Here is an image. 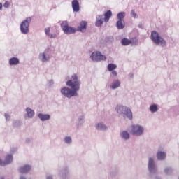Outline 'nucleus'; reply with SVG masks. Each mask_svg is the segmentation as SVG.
<instances>
[{
  "instance_id": "1",
  "label": "nucleus",
  "mask_w": 179,
  "mask_h": 179,
  "mask_svg": "<svg viewBox=\"0 0 179 179\" xmlns=\"http://www.w3.org/2000/svg\"><path fill=\"white\" fill-rule=\"evenodd\" d=\"M66 85L68 87H64L60 90L61 94L67 99L78 96V92L80 90V85H82L78 74H73L71 79L66 81Z\"/></svg>"
},
{
  "instance_id": "2",
  "label": "nucleus",
  "mask_w": 179,
  "mask_h": 179,
  "mask_svg": "<svg viewBox=\"0 0 179 179\" xmlns=\"http://www.w3.org/2000/svg\"><path fill=\"white\" fill-rule=\"evenodd\" d=\"M115 110L119 116H122L124 118L127 117L130 120H132V113L131 110L127 108V106H124L123 105H117Z\"/></svg>"
},
{
  "instance_id": "3",
  "label": "nucleus",
  "mask_w": 179,
  "mask_h": 179,
  "mask_svg": "<svg viewBox=\"0 0 179 179\" xmlns=\"http://www.w3.org/2000/svg\"><path fill=\"white\" fill-rule=\"evenodd\" d=\"M151 40L155 43L156 45H161L162 47L166 46V41L162 37H161L158 32L156 31H152L151 32Z\"/></svg>"
},
{
  "instance_id": "4",
  "label": "nucleus",
  "mask_w": 179,
  "mask_h": 179,
  "mask_svg": "<svg viewBox=\"0 0 179 179\" xmlns=\"http://www.w3.org/2000/svg\"><path fill=\"white\" fill-rule=\"evenodd\" d=\"M32 17H27L20 23V29L22 34H28L29 33V27L31 23Z\"/></svg>"
},
{
  "instance_id": "5",
  "label": "nucleus",
  "mask_w": 179,
  "mask_h": 179,
  "mask_svg": "<svg viewBox=\"0 0 179 179\" xmlns=\"http://www.w3.org/2000/svg\"><path fill=\"white\" fill-rule=\"evenodd\" d=\"M145 129L139 124H134L131 127V134L134 136H141L144 133Z\"/></svg>"
},
{
  "instance_id": "6",
  "label": "nucleus",
  "mask_w": 179,
  "mask_h": 179,
  "mask_svg": "<svg viewBox=\"0 0 179 179\" xmlns=\"http://www.w3.org/2000/svg\"><path fill=\"white\" fill-rule=\"evenodd\" d=\"M148 170L150 173V179L151 178V175L155 174L157 171V166L155 162V159L152 157H150L148 159Z\"/></svg>"
},
{
  "instance_id": "7",
  "label": "nucleus",
  "mask_w": 179,
  "mask_h": 179,
  "mask_svg": "<svg viewBox=\"0 0 179 179\" xmlns=\"http://www.w3.org/2000/svg\"><path fill=\"white\" fill-rule=\"evenodd\" d=\"M90 59L94 62H100L101 61L107 60V57L104 55H101V52H92L90 55Z\"/></svg>"
},
{
  "instance_id": "8",
  "label": "nucleus",
  "mask_w": 179,
  "mask_h": 179,
  "mask_svg": "<svg viewBox=\"0 0 179 179\" xmlns=\"http://www.w3.org/2000/svg\"><path fill=\"white\" fill-rule=\"evenodd\" d=\"M59 176L62 179H68L69 178V169L68 166H64L59 172Z\"/></svg>"
},
{
  "instance_id": "9",
  "label": "nucleus",
  "mask_w": 179,
  "mask_h": 179,
  "mask_svg": "<svg viewBox=\"0 0 179 179\" xmlns=\"http://www.w3.org/2000/svg\"><path fill=\"white\" fill-rule=\"evenodd\" d=\"M94 127L99 131H107V130H108V127H107V125H106L103 122L96 123Z\"/></svg>"
},
{
  "instance_id": "10",
  "label": "nucleus",
  "mask_w": 179,
  "mask_h": 179,
  "mask_svg": "<svg viewBox=\"0 0 179 179\" xmlns=\"http://www.w3.org/2000/svg\"><path fill=\"white\" fill-rule=\"evenodd\" d=\"M13 161V157L12 155H8L6 157L5 161L3 162L1 159H0V166H5L6 165H8L11 164Z\"/></svg>"
},
{
  "instance_id": "11",
  "label": "nucleus",
  "mask_w": 179,
  "mask_h": 179,
  "mask_svg": "<svg viewBox=\"0 0 179 179\" xmlns=\"http://www.w3.org/2000/svg\"><path fill=\"white\" fill-rule=\"evenodd\" d=\"M31 170V166L30 165H24L18 169V172L22 174L29 173Z\"/></svg>"
},
{
  "instance_id": "12",
  "label": "nucleus",
  "mask_w": 179,
  "mask_h": 179,
  "mask_svg": "<svg viewBox=\"0 0 179 179\" xmlns=\"http://www.w3.org/2000/svg\"><path fill=\"white\" fill-rule=\"evenodd\" d=\"M38 59L42 62H48L50 60V55H46L45 52L39 53Z\"/></svg>"
},
{
  "instance_id": "13",
  "label": "nucleus",
  "mask_w": 179,
  "mask_h": 179,
  "mask_svg": "<svg viewBox=\"0 0 179 179\" xmlns=\"http://www.w3.org/2000/svg\"><path fill=\"white\" fill-rule=\"evenodd\" d=\"M87 27V22L82 20L80 22V25L77 27V30L80 32L85 33Z\"/></svg>"
},
{
  "instance_id": "14",
  "label": "nucleus",
  "mask_w": 179,
  "mask_h": 179,
  "mask_svg": "<svg viewBox=\"0 0 179 179\" xmlns=\"http://www.w3.org/2000/svg\"><path fill=\"white\" fill-rule=\"evenodd\" d=\"M85 124V115H80L78 117L76 122V127L77 128H80L83 126Z\"/></svg>"
},
{
  "instance_id": "15",
  "label": "nucleus",
  "mask_w": 179,
  "mask_h": 179,
  "mask_svg": "<svg viewBox=\"0 0 179 179\" xmlns=\"http://www.w3.org/2000/svg\"><path fill=\"white\" fill-rule=\"evenodd\" d=\"M26 115L24 116L25 119L29 118V119H32L35 116V111L33 110L30 108H27L26 110Z\"/></svg>"
},
{
  "instance_id": "16",
  "label": "nucleus",
  "mask_w": 179,
  "mask_h": 179,
  "mask_svg": "<svg viewBox=\"0 0 179 179\" xmlns=\"http://www.w3.org/2000/svg\"><path fill=\"white\" fill-rule=\"evenodd\" d=\"M103 22H104V15H96V21L95 22V26L101 27Z\"/></svg>"
},
{
  "instance_id": "17",
  "label": "nucleus",
  "mask_w": 179,
  "mask_h": 179,
  "mask_svg": "<svg viewBox=\"0 0 179 179\" xmlns=\"http://www.w3.org/2000/svg\"><path fill=\"white\" fill-rule=\"evenodd\" d=\"M121 86V83L120 80H113L111 83L110 87L112 90H117Z\"/></svg>"
},
{
  "instance_id": "18",
  "label": "nucleus",
  "mask_w": 179,
  "mask_h": 179,
  "mask_svg": "<svg viewBox=\"0 0 179 179\" xmlns=\"http://www.w3.org/2000/svg\"><path fill=\"white\" fill-rule=\"evenodd\" d=\"M38 117L40 119L41 122H45L51 119V115L49 114L39 113L38 115Z\"/></svg>"
},
{
  "instance_id": "19",
  "label": "nucleus",
  "mask_w": 179,
  "mask_h": 179,
  "mask_svg": "<svg viewBox=\"0 0 179 179\" xmlns=\"http://www.w3.org/2000/svg\"><path fill=\"white\" fill-rule=\"evenodd\" d=\"M63 31L65 34L69 35V34H75L76 32V29L72 27H69V25L67 27L64 28Z\"/></svg>"
},
{
  "instance_id": "20",
  "label": "nucleus",
  "mask_w": 179,
  "mask_h": 179,
  "mask_svg": "<svg viewBox=\"0 0 179 179\" xmlns=\"http://www.w3.org/2000/svg\"><path fill=\"white\" fill-rule=\"evenodd\" d=\"M120 136L122 141H128L130 138V134L127 131H122L120 133Z\"/></svg>"
},
{
  "instance_id": "21",
  "label": "nucleus",
  "mask_w": 179,
  "mask_h": 179,
  "mask_svg": "<svg viewBox=\"0 0 179 179\" xmlns=\"http://www.w3.org/2000/svg\"><path fill=\"white\" fill-rule=\"evenodd\" d=\"M73 11L75 13L79 12V1L73 0L71 2Z\"/></svg>"
},
{
  "instance_id": "22",
  "label": "nucleus",
  "mask_w": 179,
  "mask_h": 179,
  "mask_svg": "<svg viewBox=\"0 0 179 179\" xmlns=\"http://www.w3.org/2000/svg\"><path fill=\"white\" fill-rule=\"evenodd\" d=\"M157 159L159 161H164L166 159V154L164 152H158L156 155Z\"/></svg>"
},
{
  "instance_id": "23",
  "label": "nucleus",
  "mask_w": 179,
  "mask_h": 179,
  "mask_svg": "<svg viewBox=\"0 0 179 179\" xmlns=\"http://www.w3.org/2000/svg\"><path fill=\"white\" fill-rule=\"evenodd\" d=\"M113 16V12L111 10H107V12L104 15V22L108 23L110 21V18Z\"/></svg>"
},
{
  "instance_id": "24",
  "label": "nucleus",
  "mask_w": 179,
  "mask_h": 179,
  "mask_svg": "<svg viewBox=\"0 0 179 179\" xmlns=\"http://www.w3.org/2000/svg\"><path fill=\"white\" fill-rule=\"evenodd\" d=\"M20 64V59L18 57H11L9 59V65L14 66Z\"/></svg>"
},
{
  "instance_id": "25",
  "label": "nucleus",
  "mask_w": 179,
  "mask_h": 179,
  "mask_svg": "<svg viewBox=\"0 0 179 179\" xmlns=\"http://www.w3.org/2000/svg\"><path fill=\"white\" fill-rule=\"evenodd\" d=\"M116 27L117 29H123L125 27L124 20H117L116 23Z\"/></svg>"
},
{
  "instance_id": "26",
  "label": "nucleus",
  "mask_w": 179,
  "mask_h": 179,
  "mask_svg": "<svg viewBox=\"0 0 179 179\" xmlns=\"http://www.w3.org/2000/svg\"><path fill=\"white\" fill-rule=\"evenodd\" d=\"M149 110L152 113H155L158 111V106L156 103H153L152 105H150Z\"/></svg>"
},
{
  "instance_id": "27",
  "label": "nucleus",
  "mask_w": 179,
  "mask_h": 179,
  "mask_svg": "<svg viewBox=\"0 0 179 179\" xmlns=\"http://www.w3.org/2000/svg\"><path fill=\"white\" fill-rule=\"evenodd\" d=\"M121 44L124 46H127L131 44V41H130V39L124 38H122L121 40Z\"/></svg>"
},
{
  "instance_id": "28",
  "label": "nucleus",
  "mask_w": 179,
  "mask_h": 179,
  "mask_svg": "<svg viewBox=\"0 0 179 179\" xmlns=\"http://www.w3.org/2000/svg\"><path fill=\"white\" fill-rule=\"evenodd\" d=\"M108 71L109 72H111L112 71H114L117 68V64H114V63H110L109 64H108Z\"/></svg>"
},
{
  "instance_id": "29",
  "label": "nucleus",
  "mask_w": 179,
  "mask_h": 179,
  "mask_svg": "<svg viewBox=\"0 0 179 179\" xmlns=\"http://www.w3.org/2000/svg\"><path fill=\"white\" fill-rule=\"evenodd\" d=\"M125 17V12H120L117 13V17L118 20H124V17Z\"/></svg>"
},
{
  "instance_id": "30",
  "label": "nucleus",
  "mask_w": 179,
  "mask_h": 179,
  "mask_svg": "<svg viewBox=\"0 0 179 179\" xmlns=\"http://www.w3.org/2000/svg\"><path fill=\"white\" fill-rule=\"evenodd\" d=\"M69 26V24H68V21H66V20L62 21L60 24V27L63 31L66 29V27H67Z\"/></svg>"
},
{
  "instance_id": "31",
  "label": "nucleus",
  "mask_w": 179,
  "mask_h": 179,
  "mask_svg": "<svg viewBox=\"0 0 179 179\" xmlns=\"http://www.w3.org/2000/svg\"><path fill=\"white\" fill-rule=\"evenodd\" d=\"M64 141V143L67 145H71V143H72V138H71V136H66Z\"/></svg>"
},
{
  "instance_id": "32",
  "label": "nucleus",
  "mask_w": 179,
  "mask_h": 179,
  "mask_svg": "<svg viewBox=\"0 0 179 179\" xmlns=\"http://www.w3.org/2000/svg\"><path fill=\"white\" fill-rule=\"evenodd\" d=\"M164 173L166 175H171L173 173V169L171 167H166L164 169Z\"/></svg>"
},
{
  "instance_id": "33",
  "label": "nucleus",
  "mask_w": 179,
  "mask_h": 179,
  "mask_svg": "<svg viewBox=\"0 0 179 179\" xmlns=\"http://www.w3.org/2000/svg\"><path fill=\"white\" fill-rule=\"evenodd\" d=\"M54 85H55V81L54 80H48L47 81V86L48 87H54Z\"/></svg>"
},
{
  "instance_id": "34",
  "label": "nucleus",
  "mask_w": 179,
  "mask_h": 179,
  "mask_svg": "<svg viewBox=\"0 0 179 179\" xmlns=\"http://www.w3.org/2000/svg\"><path fill=\"white\" fill-rule=\"evenodd\" d=\"M13 125L14 127H17L21 125V122L20 121H13Z\"/></svg>"
},
{
  "instance_id": "35",
  "label": "nucleus",
  "mask_w": 179,
  "mask_h": 179,
  "mask_svg": "<svg viewBox=\"0 0 179 179\" xmlns=\"http://www.w3.org/2000/svg\"><path fill=\"white\" fill-rule=\"evenodd\" d=\"M130 41H131V44H134L136 45H138V40L136 39V38H133L130 39Z\"/></svg>"
},
{
  "instance_id": "36",
  "label": "nucleus",
  "mask_w": 179,
  "mask_h": 179,
  "mask_svg": "<svg viewBox=\"0 0 179 179\" xmlns=\"http://www.w3.org/2000/svg\"><path fill=\"white\" fill-rule=\"evenodd\" d=\"M50 27L45 28V34L47 36H49L50 34Z\"/></svg>"
},
{
  "instance_id": "37",
  "label": "nucleus",
  "mask_w": 179,
  "mask_h": 179,
  "mask_svg": "<svg viewBox=\"0 0 179 179\" xmlns=\"http://www.w3.org/2000/svg\"><path fill=\"white\" fill-rule=\"evenodd\" d=\"M4 116H5V119L7 122H9L10 120V116L7 114V113H5L4 114Z\"/></svg>"
},
{
  "instance_id": "38",
  "label": "nucleus",
  "mask_w": 179,
  "mask_h": 179,
  "mask_svg": "<svg viewBox=\"0 0 179 179\" xmlns=\"http://www.w3.org/2000/svg\"><path fill=\"white\" fill-rule=\"evenodd\" d=\"M131 17H133L134 18H137V15L136 13H135L134 10H132L131 12Z\"/></svg>"
},
{
  "instance_id": "39",
  "label": "nucleus",
  "mask_w": 179,
  "mask_h": 179,
  "mask_svg": "<svg viewBox=\"0 0 179 179\" xmlns=\"http://www.w3.org/2000/svg\"><path fill=\"white\" fill-rule=\"evenodd\" d=\"M48 36H49L50 38H56L57 37V35L56 34H50L48 35Z\"/></svg>"
},
{
  "instance_id": "40",
  "label": "nucleus",
  "mask_w": 179,
  "mask_h": 179,
  "mask_svg": "<svg viewBox=\"0 0 179 179\" xmlns=\"http://www.w3.org/2000/svg\"><path fill=\"white\" fill-rule=\"evenodd\" d=\"M111 72V74L117 77L118 76V73L117 71H115V70H113Z\"/></svg>"
},
{
  "instance_id": "41",
  "label": "nucleus",
  "mask_w": 179,
  "mask_h": 179,
  "mask_svg": "<svg viewBox=\"0 0 179 179\" xmlns=\"http://www.w3.org/2000/svg\"><path fill=\"white\" fill-rule=\"evenodd\" d=\"M4 8H8L9 6V2L8 1H6L3 4Z\"/></svg>"
},
{
  "instance_id": "42",
  "label": "nucleus",
  "mask_w": 179,
  "mask_h": 179,
  "mask_svg": "<svg viewBox=\"0 0 179 179\" xmlns=\"http://www.w3.org/2000/svg\"><path fill=\"white\" fill-rule=\"evenodd\" d=\"M46 179H53V176L51 175L47 176Z\"/></svg>"
},
{
  "instance_id": "43",
  "label": "nucleus",
  "mask_w": 179,
  "mask_h": 179,
  "mask_svg": "<svg viewBox=\"0 0 179 179\" xmlns=\"http://www.w3.org/2000/svg\"><path fill=\"white\" fill-rule=\"evenodd\" d=\"M31 142V139L30 138H27L26 140H25V143H30Z\"/></svg>"
},
{
  "instance_id": "44",
  "label": "nucleus",
  "mask_w": 179,
  "mask_h": 179,
  "mask_svg": "<svg viewBox=\"0 0 179 179\" xmlns=\"http://www.w3.org/2000/svg\"><path fill=\"white\" fill-rule=\"evenodd\" d=\"M138 28L142 29L143 28L142 23L138 24Z\"/></svg>"
},
{
  "instance_id": "45",
  "label": "nucleus",
  "mask_w": 179,
  "mask_h": 179,
  "mask_svg": "<svg viewBox=\"0 0 179 179\" xmlns=\"http://www.w3.org/2000/svg\"><path fill=\"white\" fill-rule=\"evenodd\" d=\"M19 179H27V178L24 177V176H20Z\"/></svg>"
},
{
  "instance_id": "46",
  "label": "nucleus",
  "mask_w": 179,
  "mask_h": 179,
  "mask_svg": "<svg viewBox=\"0 0 179 179\" xmlns=\"http://www.w3.org/2000/svg\"><path fill=\"white\" fill-rule=\"evenodd\" d=\"M17 148H14V151H13V149H11V150H10V152H15V151H17Z\"/></svg>"
},
{
  "instance_id": "47",
  "label": "nucleus",
  "mask_w": 179,
  "mask_h": 179,
  "mask_svg": "<svg viewBox=\"0 0 179 179\" xmlns=\"http://www.w3.org/2000/svg\"><path fill=\"white\" fill-rule=\"evenodd\" d=\"M2 8H3V4L0 3V10H2Z\"/></svg>"
},
{
  "instance_id": "48",
  "label": "nucleus",
  "mask_w": 179,
  "mask_h": 179,
  "mask_svg": "<svg viewBox=\"0 0 179 179\" xmlns=\"http://www.w3.org/2000/svg\"><path fill=\"white\" fill-rule=\"evenodd\" d=\"M154 179H161V178H159L158 176H155Z\"/></svg>"
},
{
  "instance_id": "49",
  "label": "nucleus",
  "mask_w": 179,
  "mask_h": 179,
  "mask_svg": "<svg viewBox=\"0 0 179 179\" xmlns=\"http://www.w3.org/2000/svg\"><path fill=\"white\" fill-rule=\"evenodd\" d=\"M129 76H130V78H131L134 77L133 74H129Z\"/></svg>"
},
{
  "instance_id": "50",
  "label": "nucleus",
  "mask_w": 179,
  "mask_h": 179,
  "mask_svg": "<svg viewBox=\"0 0 179 179\" xmlns=\"http://www.w3.org/2000/svg\"><path fill=\"white\" fill-rule=\"evenodd\" d=\"M0 179H4V178H1Z\"/></svg>"
},
{
  "instance_id": "51",
  "label": "nucleus",
  "mask_w": 179,
  "mask_h": 179,
  "mask_svg": "<svg viewBox=\"0 0 179 179\" xmlns=\"http://www.w3.org/2000/svg\"><path fill=\"white\" fill-rule=\"evenodd\" d=\"M178 179H179V176H178Z\"/></svg>"
}]
</instances>
